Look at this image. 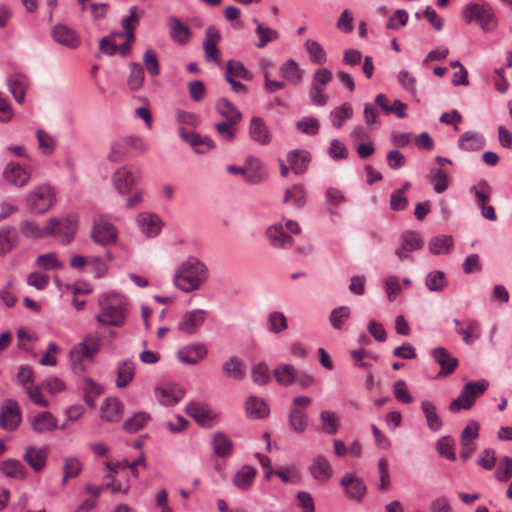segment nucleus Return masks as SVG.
<instances>
[{"label": "nucleus", "mask_w": 512, "mask_h": 512, "mask_svg": "<svg viewBox=\"0 0 512 512\" xmlns=\"http://www.w3.org/2000/svg\"><path fill=\"white\" fill-rule=\"evenodd\" d=\"M207 278V267L197 258L189 257L175 271L173 282L183 292H191L199 289Z\"/></svg>", "instance_id": "1"}, {"label": "nucleus", "mask_w": 512, "mask_h": 512, "mask_svg": "<svg viewBox=\"0 0 512 512\" xmlns=\"http://www.w3.org/2000/svg\"><path fill=\"white\" fill-rule=\"evenodd\" d=\"M101 311L96 315L103 326L120 327L124 325L128 310L127 299L118 293H108L100 297Z\"/></svg>", "instance_id": "2"}, {"label": "nucleus", "mask_w": 512, "mask_h": 512, "mask_svg": "<svg viewBox=\"0 0 512 512\" xmlns=\"http://www.w3.org/2000/svg\"><path fill=\"white\" fill-rule=\"evenodd\" d=\"M100 350V340L97 336L87 335L79 343L74 345L69 352L71 369L76 374H82L86 370V364L93 362Z\"/></svg>", "instance_id": "3"}, {"label": "nucleus", "mask_w": 512, "mask_h": 512, "mask_svg": "<svg viewBox=\"0 0 512 512\" xmlns=\"http://www.w3.org/2000/svg\"><path fill=\"white\" fill-rule=\"evenodd\" d=\"M56 189L49 183L33 186L25 196V204L32 214L42 215L56 204Z\"/></svg>", "instance_id": "4"}, {"label": "nucleus", "mask_w": 512, "mask_h": 512, "mask_svg": "<svg viewBox=\"0 0 512 512\" xmlns=\"http://www.w3.org/2000/svg\"><path fill=\"white\" fill-rule=\"evenodd\" d=\"M461 16L466 24L476 22L485 31H492L497 26L493 8L487 2H470L466 4Z\"/></svg>", "instance_id": "5"}, {"label": "nucleus", "mask_w": 512, "mask_h": 512, "mask_svg": "<svg viewBox=\"0 0 512 512\" xmlns=\"http://www.w3.org/2000/svg\"><path fill=\"white\" fill-rule=\"evenodd\" d=\"M489 387V382L485 379L471 381L467 383L461 390L458 398L454 399L449 406L453 413L459 412L461 409L469 410L474 405L476 398L482 395Z\"/></svg>", "instance_id": "6"}, {"label": "nucleus", "mask_w": 512, "mask_h": 512, "mask_svg": "<svg viewBox=\"0 0 512 512\" xmlns=\"http://www.w3.org/2000/svg\"><path fill=\"white\" fill-rule=\"evenodd\" d=\"M332 79L333 74L327 68H319L313 72L308 90V96L313 106L324 107L327 105L329 96L325 93V87Z\"/></svg>", "instance_id": "7"}, {"label": "nucleus", "mask_w": 512, "mask_h": 512, "mask_svg": "<svg viewBox=\"0 0 512 512\" xmlns=\"http://www.w3.org/2000/svg\"><path fill=\"white\" fill-rule=\"evenodd\" d=\"M2 179L11 187L24 188L32 179V168L17 161H9L3 168Z\"/></svg>", "instance_id": "8"}, {"label": "nucleus", "mask_w": 512, "mask_h": 512, "mask_svg": "<svg viewBox=\"0 0 512 512\" xmlns=\"http://www.w3.org/2000/svg\"><path fill=\"white\" fill-rule=\"evenodd\" d=\"M142 178L140 169L133 166H122L118 168L112 175V183L118 193L124 195L132 191Z\"/></svg>", "instance_id": "9"}, {"label": "nucleus", "mask_w": 512, "mask_h": 512, "mask_svg": "<svg viewBox=\"0 0 512 512\" xmlns=\"http://www.w3.org/2000/svg\"><path fill=\"white\" fill-rule=\"evenodd\" d=\"M344 495L352 501L361 502L367 493V486L355 472H347L340 479Z\"/></svg>", "instance_id": "10"}, {"label": "nucleus", "mask_w": 512, "mask_h": 512, "mask_svg": "<svg viewBox=\"0 0 512 512\" xmlns=\"http://www.w3.org/2000/svg\"><path fill=\"white\" fill-rule=\"evenodd\" d=\"M90 236L95 243L108 246L117 241L118 230L111 222L99 219L94 221Z\"/></svg>", "instance_id": "11"}, {"label": "nucleus", "mask_w": 512, "mask_h": 512, "mask_svg": "<svg viewBox=\"0 0 512 512\" xmlns=\"http://www.w3.org/2000/svg\"><path fill=\"white\" fill-rule=\"evenodd\" d=\"M22 420V413L18 403L12 399L4 402L0 411V427L6 431H14Z\"/></svg>", "instance_id": "12"}, {"label": "nucleus", "mask_w": 512, "mask_h": 512, "mask_svg": "<svg viewBox=\"0 0 512 512\" xmlns=\"http://www.w3.org/2000/svg\"><path fill=\"white\" fill-rule=\"evenodd\" d=\"M209 312L204 309H193L183 314L178 322V329L182 333L193 335L200 330Z\"/></svg>", "instance_id": "13"}, {"label": "nucleus", "mask_w": 512, "mask_h": 512, "mask_svg": "<svg viewBox=\"0 0 512 512\" xmlns=\"http://www.w3.org/2000/svg\"><path fill=\"white\" fill-rule=\"evenodd\" d=\"M185 411L203 427H212L217 419V414L204 402H190L186 405Z\"/></svg>", "instance_id": "14"}, {"label": "nucleus", "mask_w": 512, "mask_h": 512, "mask_svg": "<svg viewBox=\"0 0 512 512\" xmlns=\"http://www.w3.org/2000/svg\"><path fill=\"white\" fill-rule=\"evenodd\" d=\"M423 240L420 233L415 231H405L399 239V246L395 250V255L400 261L409 258V253L419 250L423 247Z\"/></svg>", "instance_id": "15"}, {"label": "nucleus", "mask_w": 512, "mask_h": 512, "mask_svg": "<svg viewBox=\"0 0 512 512\" xmlns=\"http://www.w3.org/2000/svg\"><path fill=\"white\" fill-rule=\"evenodd\" d=\"M136 224L141 233L147 238L157 237L163 227L162 219L157 214L147 211L137 215Z\"/></svg>", "instance_id": "16"}, {"label": "nucleus", "mask_w": 512, "mask_h": 512, "mask_svg": "<svg viewBox=\"0 0 512 512\" xmlns=\"http://www.w3.org/2000/svg\"><path fill=\"white\" fill-rule=\"evenodd\" d=\"M178 133L180 138L188 143L197 154H205L215 146L211 138L201 136L195 131H186L183 127H179Z\"/></svg>", "instance_id": "17"}, {"label": "nucleus", "mask_w": 512, "mask_h": 512, "mask_svg": "<svg viewBox=\"0 0 512 512\" xmlns=\"http://www.w3.org/2000/svg\"><path fill=\"white\" fill-rule=\"evenodd\" d=\"M185 389L177 384H164L155 389V395L163 406H174L185 396Z\"/></svg>", "instance_id": "18"}, {"label": "nucleus", "mask_w": 512, "mask_h": 512, "mask_svg": "<svg viewBox=\"0 0 512 512\" xmlns=\"http://www.w3.org/2000/svg\"><path fill=\"white\" fill-rule=\"evenodd\" d=\"M266 236L271 246L278 249H290L294 246L293 238L284 231L281 222L272 224L266 230Z\"/></svg>", "instance_id": "19"}, {"label": "nucleus", "mask_w": 512, "mask_h": 512, "mask_svg": "<svg viewBox=\"0 0 512 512\" xmlns=\"http://www.w3.org/2000/svg\"><path fill=\"white\" fill-rule=\"evenodd\" d=\"M311 477L319 483H327L333 475V467L323 455H317L308 467Z\"/></svg>", "instance_id": "20"}, {"label": "nucleus", "mask_w": 512, "mask_h": 512, "mask_svg": "<svg viewBox=\"0 0 512 512\" xmlns=\"http://www.w3.org/2000/svg\"><path fill=\"white\" fill-rule=\"evenodd\" d=\"M208 354L207 347L203 343L189 344L178 350L177 357L180 362L188 365H196Z\"/></svg>", "instance_id": "21"}, {"label": "nucleus", "mask_w": 512, "mask_h": 512, "mask_svg": "<svg viewBox=\"0 0 512 512\" xmlns=\"http://www.w3.org/2000/svg\"><path fill=\"white\" fill-rule=\"evenodd\" d=\"M48 450L46 446H28L25 448L23 460L35 472H41L47 463Z\"/></svg>", "instance_id": "22"}, {"label": "nucleus", "mask_w": 512, "mask_h": 512, "mask_svg": "<svg viewBox=\"0 0 512 512\" xmlns=\"http://www.w3.org/2000/svg\"><path fill=\"white\" fill-rule=\"evenodd\" d=\"M434 361L440 365L441 370L439 376H444L452 373L458 366L457 358L451 356L448 350L442 346L436 347L431 351Z\"/></svg>", "instance_id": "23"}, {"label": "nucleus", "mask_w": 512, "mask_h": 512, "mask_svg": "<svg viewBox=\"0 0 512 512\" xmlns=\"http://www.w3.org/2000/svg\"><path fill=\"white\" fill-rule=\"evenodd\" d=\"M221 39V35L217 28L214 26L207 27L205 31V39L203 41V49L205 53V59L208 62H216L219 58V51L217 44Z\"/></svg>", "instance_id": "24"}, {"label": "nucleus", "mask_w": 512, "mask_h": 512, "mask_svg": "<svg viewBox=\"0 0 512 512\" xmlns=\"http://www.w3.org/2000/svg\"><path fill=\"white\" fill-rule=\"evenodd\" d=\"M50 220H54L55 223L52 225L53 235L62 237V242L69 243L77 229V221L68 217L65 219H57L55 217L50 218Z\"/></svg>", "instance_id": "25"}, {"label": "nucleus", "mask_w": 512, "mask_h": 512, "mask_svg": "<svg viewBox=\"0 0 512 512\" xmlns=\"http://www.w3.org/2000/svg\"><path fill=\"white\" fill-rule=\"evenodd\" d=\"M53 39L70 49L79 47L81 40L74 30L65 25H56L52 30Z\"/></svg>", "instance_id": "26"}, {"label": "nucleus", "mask_w": 512, "mask_h": 512, "mask_svg": "<svg viewBox=\"0 0 512 512\" xmlns=\"http://www.w3.org/2000/svg\"><path fill=\"white\" fill-rule=\"evenodd\" d=\"M54 220H48L44 227H40L33 221H22L20 224L21 232L25 237L39 239L53 235L52 225Z\"/></svg>", "instance_id": "27"}, {"label": "nucleus", "mask_w": 512, "mask_h": 512, "mask_svg": "<svg viewBox=\"0 0 512 512\" xmlns=\"http://www.w3.org/2000/svg\"><path fill=\"white\" fill-rule=\"evenodd\" d=\"M136 366L130 359L121 360L116 365V386L118 388L127 387L135 376Z\"/></svg>", "instance_id": "28"}, {"label": "nucleus", "mask_w": 512, "mask_h": 512, "mask_svg": "<svg viewBox=\"0 0 512 512\" xmlns=\"http://www.w3.org/2000/svg\"><path fill=\"white\" fill-rule=\"evenodd\" d=\"M31 427L39 434L51 432L57 429L58 419L50 412H41L32 418Z\"/></svg>", "instance_id": "29"}, {"label": "nucleus", "mask_w": 512, "mask_h": 512, "mask_svg": "<svg viewBox=\"0 0 512 512\" xmlns=\"http://www.w3.org/2000/svg\"><path fill=\"white\" fill-rule=\"evenodd\" d=\"M279 74L290 84L297 86L303 81L304 70L299 67L296 61L289 59L281 64Z\"/></svg>", "instance_id": "30"}, {"label": "nucleus", "mask_w": 512, "mask_h": 512, "mask_svg": "<svg viewBox=\"0 0 512 512\" xmlns=\"http://www.w3.org/2000/svg\"><path fill=\"white\" fill-rule=\"evenodd\" d=\"M257 470L253 466L245 465L241 467L233 476V485L242 491H248L255 480Z\"/></svg>", "instance_id": "31"}, {"label": "nucleus", "mask_w": 512, "mask_h": 512, "mask_svg": "<svg viewBox=\"0 0 512 512\" xmlns=\"http://www.w3.org/2000/svg\"><path fill=\"white\" fill-rule=\"evenodd\" d=\"M485 144L484 136L473 131L464 132L458 140V147L466 152L481 150Z\"/></svg>", "instance_id": "32"}, {"label": "nucleus", "mask_w": 512, "mask_h": 512, "mask_svg": "<svg viewBox=\"0 0 512 512\" xmlns=\"http://www.w3.org/2000/svg\"><path fill=\"white\" fill-rule=\"evenodd\" d=\"M249 135L253 141L261 145H267L271 141L269 130L260 117H253L250 120Z\"/></svg>", "instance_id": "33"}, {"label": "nucleus", "mask_w": 512, "mask_h": 512, "mask_svg": "<svg viewBox=\"0 0 512 512\" xmlns=\"http://www.w3.org/2000/svg\"><path fill=\"white\" fill-rule=\"evenodd\" d=\"M266 170L256 158H248L245 163V179L250 184H259L266 178Z\"/></svg>", "instance_id": "34"}, {"label": "nucleus", "mask_w": 512, "mask_h": 512, "mask_svg": "<svg viewBox=\"0 0 512 512\" xmlns=\"http://www.w3.org/2000/svg\"><path fill=\"white\" fill-rule=\"evenodd\" d=\"M287 160L295 174H302L310 164L311 155L306 150L297 149L288 153Z\"/></svg>", "instance_id": "35"}, {"label": "nucleus", "mask_w": 512, "mask_h": 512, "mask_svg": "<svg viewBox=\"0 0 512 512\" xmlns=\"http://www.w3.org/2000/svg\"><path fill=\"white\" fill-rule=\"evenodd\" d=\"M170 26V37L179 45H185L189 42L191 37L190 29L187 25L183 24L177 17L171 16L168 19Z\"/></svg>", "instance_id": "36"}, {"label": "nucleus", "mask_w": 512, "mask_h": 512, "mask_svg": "<svg viewBox=\"0 0 512 512\" xmlns=\"http://www.w3.org/2000/svg\"><path fill=\"white\" fill-rule=\"evenodd\" d=\"M18 232L12 226L0 228V256L9 254L18 243Z\"/></svg>", "instance_id": "37"}, {"label": "nucleus", "mask_w": 512, "mask_h": 512, "mask_svg": "<svg viewBox=\"0 0 512 512\" xmlns=\"http://www.w3.org/2000/svg\"><path fill=\"white\" fill-rule=\"evenodd\" d=\"M252 22L255 24V34L258 36L259 40L255 43V46L259 49L264 48L270 42L276 41L279 39L280 34L277 30L264 26L257 18H253Z\"/></svg>", "instance_id": "38"}, {"label": "nucleus", "mask_w": 512, "mask_h": 512, "mask_svg": "<svg viewBox=\"0 0 512 512\" xmlns=\"http://www.w3.org/2000/svg\"><path fill=\"white\" fill-rule=\"evenodd\" d=\"M0 472L12 479H24L27 475L25 466L16 458L1 461Z\"/></svg>", "instance_id": "39"}, {"label": "nucleus", "mask_w": 512, "mask_h": 512, "mask_svg": "<svg viewBox=\"0 0 512 512\" xmlns=\"http://www.w3.org/2000/svg\"><path fill=\"white\" fill-rule=\"evenodd\" d=\"M456 333L462 336V341L466 345H472L480 338L481 327L476 319H466L464 326L457 328Z\"/></svg>", "instance_id": "40"}, {"label": "nucleus", "mask_w": 512, "mask_h": 512, "mask_svg": "<svg viewBox=\"0 0 512 512\" xmlns=\"http://www.w3.org/2000/svg\"><path fill=\"white\" fill-rule=\"evenodd\" d=\"M421 410L426 419L428 428L432 432H438L439 430H441L443 422L437 413L436 406L428 400H423L421 402Z\"/></svg>", "instance_id": "41"}, {"label": "nucleus", "mask_w": 512, "mask_h": 512, "mask_svg": "<svg viewBox=\"0 0 512 512\" xmlns=\"http://www.w3.org/2000/svg\"><path fill=\"white\" fill-rule=\"evenodd\" d=\"M245 408L247 416L251 419L265 418L270 412L267 403L264 400L254 396H251L247 399Z\"/></svg>", "instance_id": "42"}, {"label": "nucleus", "mask_w": 512, "mask_h": 512, "mask_svg": "<svg viewBox=\"0 0 512 512\" xmlns=\"http://www.w3.org/2000/svg\"><path fill=\"white\" fill-rule=\"evenodd\" d=\"M353 117V108L350 103H343L331 110L329 119L334 128L340 129L346 121Z\"/></svg>", "instance_id": "43"}, {"label": "nucleus", "mask_w": 512, "mask_h": 512, "mask_svg": "<svg viewBox=\"0 0 512 512\" xmlns=\"http://www.w3.org/2000/svg\"><path fill=\"white\" fill-rule=\"evenodd\" d=\"M7 86L9 92L13 95L18 103L25 101L26 90L28 88V80L24 76H10L7 79Z\"/></svg>", "instance_id": "44"}, {"label": "nucleus", "mask_w": 512, "mask_h": 512, "mask_svg": "<svg viewBox=\"0 0 512 512\" xmlns=\"http://www.w3.org/2000/svg\"><path fill=\"white\" fill-rule=\"evenodd\" d=\"M122 416V405L114 398L106 399L101 405V418L108 422H117Z\"/></svg>", "instance_id": "45"}, {"label": "nucleus", "mask_w": 512, "mask_h": 512, "mask_svg": "<svg viewBox=\"0 0 512 512\" xmlns=\"http://www.w3.org/2000/svg\"><path fill=\"white\" fill-rule=\"evenodd\" d=\"M215 108L225 121L240 122L242 120L241 112L227 98H220Z\"/></svg>", "instance_id": "46"}, {"label": "nucleus", "mask_w": 512, "mask_h": 512, "mask_svg": "<svg viewBox=\"0 0 512 512\" xmlns=\"http://www.w3.org/2000/svg\"><path fill=\"white\" fill-rule=\"evenodd\" d=\"M273 375L280 385L287 387L296 381L298 373L294 366L283 364L273 370Z\"/></svg>", "instance_id": "47"}, {"label": "nucleus", "mask_w": 512, "mask_h": 512, "mask_svg": "<svg viewBox=\"0 0 512 512\" xmlns=\"http://www.w3.org/2000/svg\"><path fill=\"white\" fill-rule=\"evenodd\" d=\"M425 285L427 289L431 292L443 291L448 285L446 274L440 270H434L429 272L426 275Z\"/></svg>", "instance_id": "48"}, {"label": "nucleus", "mask_w": 512, "mask_h": 512, "mask_svg": "<svg viewBox=\"0 0 512 512\" xmlns=\"http://www.w3.org/2000/svg\"><path fill=\"white\" fill-rule=\"evenodd\" d=\"M36 138L38 141V148L44 155H52L55 152L58 144L57 138L43 129L36 131Z\"/></svg>", "instance_id": "49"}, {"label": "nucleus", "mask_w": 512, "mask_h": 512, "mask_svg": "<svg viewBox=\"0 0 512 512\" xmlns=\"http://www.w3.org/2000/svg\"><path fill=\"white\" fill-rule=\"evenodd\" d=\"M223 372L227 377L241 380L245 376V368L243 362L236 356H232L223 364Z\"/></svg>", "instance_id": "50"}, {"label": "nucleus", "mask_w": 512, "mask_h": 512, "mask_svg": "<svg viewBox=\"0 0 512 512\" xmlns=\"http://www.w3.org/2000/svg\"><path fill=\"white\" fill-rule=\"evenodd\" d=\"M225 78L230 79H242V80H251L252 75L251 73L246 69L244 64L237 60H229L226 64V73Z\"/></svg>", "instance_id": "51"}, {"label": "nucleus", "mask_w": 512, "mask_h": 512, "mask_svg": "<svg viewBox=\"0 0 512 512\" xmlns=\"http://www.w3.org/2000/svg\"><path fill=\"white\" fill-rule=\"evenodd\" d=\"M453 247V238L448 235L434 237L429 242V250L433 255L448 254Z\"/></svg>", "instance_id": "52"}, {"label": "nucleus", "mask_w": 512, "mask_h": 512, "mask_svg": "<svg viewBox=\"0 0 512 512\" xmlns=\"http://www.w3.org/2000/svg\"><path fill=\"white\" fill-rule=\"evenodd\" d=\"M305 48L311 63L322 65L327 62L326 52L319 42L309 39L305 42Z\"/></svg>", "instance_id": "53"}, {"label": "nucleus", "mask_w": 512, "mask_h": 512, "mask_svg": "<svg viewBox=\"0 0 512 512\" xmlns=\"http://www.w3.org/2000/svg\"><path fill=\"white\" fill-rule=\"evenodd\" d=\"M150 420L149 413L137 412L124 422L123 428L129 433H135L144 428Z\"/></svg>", "instance_id": "54"}, {"label": "nucleus", "mask_w": 512, "mask_h": 512, "mask_svg": "<svg viewBox=\"0 0 512 512\" xmlns=\"http://www.w3.org/2000/svg\"><path fill=\"white\" fill-rule=\"evenodd\" d=\"M213 451L217 456L225 457L231 454L233 444L231 439L224 433H216L212 441Z\"/></svg>", "instance_id": "55"}, {"label": "nucleus", "mask_w": 512, "mask_h": 512, "mask_svg": "<svg viewBox=\"0 0 512 512\" xmlns=\"http://www.w3.org/2000/svg\"><path fill=\"white\" fill-rule=\"evenodd\" d=\"M288 422L292 430L298 433H304L308 425L307 414L302 409H291Z\"/></svg>", "instance_id": "56"}, {"label": "nucleus", "mask_w": 512, "mask_h": 512, "mask_svg": "<svg viewBox=\"0 0 512 512\" xmlns=\"http://www.w3.org/2000/svg\"><path fill=\"white\" fill-rule=\"evenodd\" d=\"M321 428L325 434L334 435L339 430V421L336 413L323 410L320 413Z\"/></svg>", "instance_id": "57"}, {"label": "nucleus", "mask_w": 512, "mask_h": 512, "mask_svg": "<svg viewBox=\"0 0 512 512\" xmlns=\"http://www.w3.org/2000/svg\"><path fill=\"white\" fill-rule=\"evenodd\" d=\"M292 203L296 208L304 206L306 203V193L301 185H294L286 189L284 203Z\"/></svg>", "instance_id": "58"}, {"label": "nucleus", "mask_w": 512, "mask_h": 512, "mask_svg": "<svg viewBox=\"0 0 512 512\" xmlns=\"http://www.w3.org/2000/svg\"><path fill=\"white\" fill-rule=\"evenodd\" d=\"M268 330L278 334L288 328L286 316L280 311H273L267 317Z\"/></svg>", "instance_id": "59"}, {"label": "nucleus", "mask_w": 512, "mask_h": 512, "mask_svg": "<svg viewBox=\"0 0 512 512\" xmlns=\"http://www.w3.org/2000/svg\"><path fill=\"white\" fill-rule=\"evenodd\" d=\"M86 271L95 278L100 279L107 274L108 264L102 257L90 256Z\"/></svg>", "instance_id": "60"}, {"label": "nucleus", "mask_w": 512, "mask_h": 512, "mask_svg": "<svg viewBox=\"0 0 512 512\" xmlns=\"http://www.w3.org/2000/svg\"><path fill=\"white\" fill-rule=\"evenodd\" d=\"M82 471V463L76 457H68L63 465L62 483L66 484L68 479L77 477Z\"/></svg>", "instance_id": "61"}, {"label": "nucleus", "mask_w": 512, "mask_h": 512, "mask_svg": "<svg viewBox=\"0 0 512 512\" xmlns=\"http://www.w3.org/2000/svg\"><path fill=\"white\" fill-rule=\"evenodd\" d=\"M138 23H139V17L137 15V7L133 6L129 9V15L124 17L121 21L126 39L128 41L134 40V38H135L134 28H135V24H138Z\"/></svg>", "instance_id": "62"}, {"label": "nucleus", "mask_w": 512, "mask_h": 512, "mask_svg": "<svg viewBox=\"0 0 512 512\" xmlns=\"http://www.w3.org/2000/svg\"><path fill=\"white\" fill-rule=\"evenodd\" d=\"M144 82V70L139 63L130 64V73L128 77V86L131 90L140 89Z\"/></svg>", "instance_id": "63"}, {"label": "nucleus", "mask_w": 512, "mask_h": 512, "mask_svg": "<svg viewBox=\"0 0 512 512\" xmlns=\"http://www.w3.org/2000/svg\"><path fill=\"white\" fill-rule=\"evenodd\" d=\"M297 129L308 136H315L319 132V121L313 116H305L296 122Z\"/></svg>", "instance_id": "64"}]
</instances>
